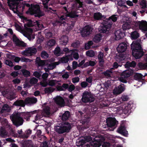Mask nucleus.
<instances>
[{"label": "nucleus", "mask_w": 147, "mask_h": 147, "mask_svg": "<svg viewBox=\"0 0 147 147\" xmlns=\"http://www.w3.org/2000/svg\"><path fill=\"white\" fill-rule=\"evenodd\" d=\"M36 111L26 112L24 113L15 112L10 116V118L14 125L17 127L22 124L23 120L22 117L24 119L28 120V118L32 116L34 114H36Z\"/></svg>", "instance_id": "nucleus-1"}, {"label": "nucleus", "mask_w": 147, "mask_h": 147, "mask_svg": "<svg viewBox=\"0 0 147 147\" xmlns=\"http://www.w3.org/2000/svg\"><path fill=\"white\" fill-rule=\"evenodd\" d=\"M23 0H8L7 3L10 9L15 13L17 14L22 12L25 6L30 7V5L24 2H20Z\"/></svg>", "instance_id": "nucleus-2"}, {"label": "nucleus", "mask_w": 147, "mask_h": 147, "mask_svg": "<svg viewBox=\"0 0 147 147\" xmlns=\"http://www.w3.org/2000/svg\"><path fill=\"white\" fill-rule=\"evenodd\" d=\"M142 42L140 39L133 41L131 45L132 51V55L136 59H139L143 55V49L141 47Z\"/></svg>", "instance_id": "nucleus-3"}, {"label": "nucleus", "mask_w": 147, "mask_h": 147, "mask_svg": "<svg viewBox=\"0 0 147 147\" xmlns=\"http://www.w3.org/2000/svg\"><path fill=\"white\" fill-rule=\"evenodd\" d=\"M117 19L116 15H113L110 17L108 19L104 21L102 25L100 26L98 30L99 32L103 33H108L110 30L112 26V23L111 21L115 22Z\"/></svg>", "instance_id": "nucleus-4"}, {"label": "nucleus", "mask_w": 147, "mask_h": 147, "mask_svg": "<svg viewBox=\"0 0 147 147\" xmlns=\"http://www.w3.org/2000/svg\"><path fill=\"white\" fill-rule=\"evenodd\" d=\"M79 16L78 12L76 11H72L65 15L61 16L58 21H56L55 23H53V24L54 26L59 25V24H64L67 17H69L71 18H76L78 17Z\"/></svg>", "instance_id": "nucleus-5"}, {"label": "nucleus", "mask_w": 147, "mask_h": 147, "mask_svg": "<svg viewBox=\"0 0 147 147\" xmlns=\"http://www.w3.org/2000/svg\"><path fill=\"white\" fill-rule=\"evenodd\" d=\"M27 13L31 15L34 14L35 17H39L45 15L44 13L40 10L39 5L37 4L32 5Z\"/></svg>", "instance_id": "nucleus-6"}, {"label": "nucleus", "mask_w": 147, "mask_h": 147, "mask_svg": "<svg viewBox=\"0 0 147 147\" xmlns=\"http://www.w3.org/2000/svg\"><path fill=\"white\" fill-rule=\"evenodd\" d=\"M94 98L90 92L86 91L83 93L82 100L83 102H92L94 101Z\"/></svg>", "instance_id": "nucleus-7"}, {"label": "nucleus", "mask_w": 147, "mask_h": 147, "mask_svg": "<svg viewBox=\"0 0 147 147\" xmlns=\"http://www.w3.org/2000/svg\"><path fill=\"white\" fill-rule=\"evenodd\" d=\"M133 73L134 71L132 70L128 69L124 71L121 74L119 80L122 82L126 83L127 81L126 79L131 76Z\"/></svg>", "instance_id": "nucleus-8"}, {"label": "nucleus", "mask_w": 147, "mask_h": 147, "mask_svg": "<svg viewBox=\"0 0 147 147\" xmlns=\"http://www.w3.org/2000/svg\"><path fill=\"white\" fill-rule=\"evenodd\" d=\"M136 27L139 28L142 31H147V22L145 21H133L132 23Z\"/></svg>", "instance_id": "nucleus-9"}, {"label": "nucleus", "mask_w": 147, "mask_h": 147, "mask_svg": "<svg viewBox=\"0 0 147 147\" xmlns=\"http://www.w3.org/2000/svg\"><path fill=\"white\" fill-rule=\"evenodd\" d=\"M91 145L95 147H99L102 143L105 140L104 138L102 136L98 135L96 136L94 139Z\"/></svg>", "instance_id": "nucleus-10"}, {"label": "nucleus", "mask_w": 147, "mask_h": 147, "mask_svg": "<svg viewBox=\"0 0 147 147\" xmlns=\"http://www.w3.org/2000/svg\"><path fill=\"white\" fill-rule=\"evenodd\" d=\"M93 139L89 136L82 137L78 140L76 142V145L78 146H80L83 145L87 142H92L94 140Z\"/></svg>", "instance_id": "nucleus-11"}, {"label": "nucleus", "mask_w": 147, "mask_h": 147, "mask_svg": "<svg viewBox=\"0 0 147 147\" xmlns=\"http://www.w3.org/2000/svg\"><path fill=\"white\" fill-rule=\"evenodd\" d=\"M36 52V49L32 47L26 48L25 51L22 52V54L26 56H31L35 54Z\"/></svg>", "instance_id": "nucleus-12"}, {"label": "nucleus", "mask_w": 147, "mask_h": 147, "mask_svg": "<svg viewBox=\"0 0 147 147\" xmlns=\"http://www.w3.org/2000/svg\"><path fill=\"white\" fill-rule=\"evenodd\" d=\"M129 18L126 17H124L123 18L121 21L123 22H125L122 26L123 29L124 30L129 29L131 28L132 27L131 25H134V24L132 23L133 22H129V23L128 22H127L129 20Z\"/></svg>", "instance_id": "nucleus-13"}, {"label": "nucleus", "mask_w": 147, "mask_h": 147, "mask_svg": "<svg viewBox=\"0 0 147 147\" xmlns=\"http://www.w3.org/2000/svg\"><path fill=\"white\" fill-rule=\"evenodd\" d=\"M128 43L127 42H123L120 43L117 46V49L119 53H122L125 52L128 46Z\"/></svg>", "instance_id": "nucleus-14"}, {"label": "nucleus", "mask_w": 147, "mask_h": 147, "mask_svg": "<svg viewBox=\"0 0 147 147\" xmlns=\"http://www.w3.org/2000/svg\"><path fill=\"white\" fill-rule=\"evenodd\" d=\"M92 28L90 26H87L84 27L82 30L81 33L82 36L86 37L91 34Z\"/></svg>", "instance_id": "nucleus-15"}, {"label": "nucleus", "mask_w": 147, "mask_h": 147, "mask_svg": "<svg viewBox=\"0 0 147 147\" xmlns=\"http://www.w3.org/2000/svg\"><path fill=\"white\" fill-rule=\"evenodd\" d=\"M24 36L27 37L30 40H31L34 38V35L33 33L32 29L30 28H26Z\"/></svg>", "instance_id": "nucleus-16"}, {"label": "nucleus", "mask_w": 147, "mask_h": 147, "mask_svg": "<svg viewBox=\"0 0 147 147\" xmlns=\"http://www.w3.org/2000/svg\"><path fill=\"white\" fill-rule=\"evenodd\" d=\"M125 90V87L124 85L121 84L114 89L113 93L114 94H121Z\"/></svg>", "instance_id": "nucleus-17"}, {"label": "nucleus", "mask_w": 147, "mask_h": 147, "mask_svg": "<svg viewBox=\"0 0 147 147\" xmlns=\"http://www.w3.org/2000/svg\"><path fill=\"white\" fill-rule=\"evenodd\" d=\"M13 42L16 45L22 47L26 46V44L24 42L20 41L15 35H13Z\"/></svg>", "instance_id": "nucleus-18"}, {"label": "nucleus", "mask_w": 147, "mask_h": 147, "mask_svg": "<svg viewBox=\"0 0 147 147\" xmlns=\"http://www.w3.org/2000/svg\"><path fill=\"white\" fill-rule=\"evenodd\" d=\"M125 35L124 33L121 30L116 31L115 32V38L116 40H119L122 38Z\"/></svg>", "instance_id": "nucleus-19"}, {"label": "nucleus", "mask_w": 147, "mask_h": 147, "mask_svg": "<svg viewBox=\"0 0 147 147\" xmlns=\"http://www.w3.org/2000/svg\"><path fill=\"white\" fill-rule=\"evenodd\" d=\"M107 125L109 127L114 126L117 123L115 119L114 118H108L107 119Z\"/></svg>", "instance_id": "nucleus-20"}, {"label": "nucleus", "mask_w": 147, "mask_h": 147, "mask_svg": "<svg viewBox=\"0 0 147 147\" xmlns=\"http://www.w3.org/2000/svg\"><path fill=\"white\" fill-rule=\"evenodd\" d=\"M37 99L36 98L32 97L30 98H27L25 100V104L28 105H31L35 104L37 101Z\"/></svg>", "instance_id": "nucleus-21"}, {"label": "nucleus", "mask_w": 147, "mask_h": 147, "mask_svg": "<svg viewBox=\"0 0 147 147\" xmlns=\"http://www.w3.org/2000/svg\"><path fill=\"white\" fill-rule=\"evenodd\" d=\"M117 131L119 133H120L122 135L127 136L128 135V132L126 130V129L124 126H121L117 129Z\"/></svg>", "instance_id": "nucleus-22"}, {"label": "nucleus", "mask_w": 147, "mask_h": 147, "mask_svg": "<svg viewBox=\"0 0 147 147\" xmlns=\"http://www.w3.org/2000/svg\"><path fill=\"white\" fill-rule=\"evenodd\" d=\"M55 101L56 103L61 107L64 106L65 102L63 99L59 96H57L55 99Z\"/></svg>", "instance_id": "nucleus-23"}, {"label": "nucleus", "mask_w": 147, "mask_h": 147, "mask_svg": "<svg viewBox=\"0 0 147 147\" xmlns=\"http://www.w3.org/2000/svg\"><path fill=\"white\" fill-rule=\"evenodd\" d=\"M105 57L104 53L101 51H99L98 53V58L100 66H102L104 62V58Z\"/></svg>", "instance_id": "nucleus-24"}, {"label": "nucleus", "mask_w": 147, "mask_h": 147, "mask_svg": "<svg viewBox=\"0 0 147 147\" xmlns=\"http://www.w3.org/2000/svg\"><path fill=\"white\" fill-rule=\"evenodd\" d=\"M42 1V4L44 6L43 10L45 12H49L51 11V9L48 7V3L50 0H41Z\"/></svg>", "instance_id": "nucleus-25"}, {"label": "nucleus", "mask_w": 147, "mask_h": 147, "mask_svg": "<svg viewBox=\"0 0 147 147\" xmlns=\"http://www.w3.org/2000/svg\"><path fill=\"white\" fill-rule=\"evenodd\" d=\"M65 132H68L71 128V125L67 122H65L61 124Z\"/></svg>", "instance_id": "nucleus-26"}, {"label": "nucleus", "mask_w": 147, "mask_h": 147, "mask_svg": "<svg viewBox=\"0 0 147 147\" xmlns=\"http://www.w3.org/2000/svg\"><path fill=\"white\" fill-rule=\"evenodd\" d=\"M36 111V114H34L33 115H36L35 119V120H37L42 118L43 116H44V113L41 111H39L38 112H37L36 111Z\"/></svg>", "instance_id": "nucleus-27"}, {"label": "nucleus", "mask_w": 147, "mask_h": 147, "mask_svg": "<svg viewBox=\"0 0 147 147\" xmlns=\"http://www.w3.org/2000/svg\"><path fill=\"white\" fill-rule=\"evenodd\" d=\"M140 37V34L136 31L132 32L130 33V37L132 40H136Z\"/></svg>", "instance_id": "nucleus-28"}, {"label": "nucleus", "mask_w": 147, "mask_h": 147, "mask_svg": "<svg viewBox=\"0 0 147 147\" xmlns=\"http://www.w3.org/2000/svg\"><path fill=\"white\" fill-rule=\"evenodd\" d=\"M16 106L24 107L25 106V102L22 100H18L15 101L13 104Z\"/></svg>", "instance_id": "nucleus-29"}, {"label": "nucleus", "mask_w": 147, "mask_h": 147, "mask_svg": "<svg viewBox=\"0 0 147 147\" xmlns=\"http://www.w3.org/2000/svg\"><path fill=\"white\" fill-rule=\"evenodd\" d=\"M55 131L59 134H61L65 133L64 130L63 129L61 125L56 126L55 127Z\"/></svg>", "instance_id": "nucleus-30"}, {"label": "nucleus", "mask_w": 147, "mask_h": 147, "mask_svg": "<svg viewBox=\"0 0 147 147\" xmlns=\"http://www.w3.org/2000/svg\"><path fill=\"white\" fill-rule=\"evenodd\" d=\"M11 107L7 104H5L3 106L1 111L2 113L6 112H9L11 110Z\"/></svg>", "instance_id": "nucleus-31"}, {"label": "nucleus", "mask_w": 147, "mask_h": 147, "mask_svg": "<svg viewBox=\"0 0 147 147\" xmlns=\"http://www.w3.org/2000/svg\"><path fill=\"white\" fill-rule=\"evenodd\" d=\"M43 113H44V116L49 115L51 114V110L49 107L48 106H46L43 109Z\"/></svg>", "instance_id": "nucleus-32"}, {"label": "nucleus", "mask_w": 147, "mask_h": 147, "mask_svg": "<svg viewBox=\"0 0 147 147\" xmlns=\"http://www.w3.org/2000/svg\"><path fill=\"white\" fill-rule=\"evenodd\" d=\"M7 57L11 59H13L16 62H18L20 60V58L18 57H16L10 54H7Z\"/></svg>", "instance_id": "nucleus-33"}, {"label": "nucleus", "mask_w": 147, "mask_h": 147, "mask_svg": "<svg viewBox=\"0 0 147 147\" xmlns=\"http://www.w3.org/2000/svg\"><path fill=\"white\" fill-rule=\"evenodd\" d=\"M36 64L38 66H40L44 65L45 63L44 60H40V58L38 57L36 59Z\"/></svg>", "instance_id": "nucleus-34"}, {"label": "nucleus", "mask_w": 147, "mask_h": 147, "mask_svg": "<svg viewBox=\"0 0 147 147\" xmlns=\"http://www.w3.org/2000/svg\"><path fill=\"white\" fill-rule=\"evenodd\" d=\"M61 43L63 45H66L68 42V37L66 36H63L61 38Z\"/></svg>", "instance_id": "nucleus-35"}, {"label": "nucleus", "mask_w": 147, "mask_h": 147, "mask_svg": "<svg viewBox=\"0 0 147 147\" xmlns=\"http://www.w3.org/2000/svg\"><path fill=\"white\" fill-rule=\"evenodd\" d=\"M32 131L30 129H28L25 131L23 134L21 136V137L23 138H27L31 134Z\"/></svg>", "instance_id": "nucleus-36"}, {"label": "nucleus", "mask_w": 147, "mask_h": 147, "mask_svg": "<svg viewBox=\"0 0 147 147\" xmlns=\"http://www.w3.org/2000/svg\"><path fill=\"white\" fill-rule=\"evenodd\" d=\"M7 134L5 129L0 128V138H5L7 136Z\"/></svg>", "instance_id": "nucleus-37"}, {"label": "nucleus", "mask_w": 147, "mask_h": 147, "mask_svg": "<svg viewBox=\"0 0 147 147\" xmlns=\"http://www.w3.org/2000/svg\"><path fill=\"white\" fill-rule=\"evenodd\" d=\"M102 36V35L100 34H98L94 36L93 40L95 42H98L101 40Z\"/></svg>", "instance_id": "nucleus-38"}, {"label": "nucleus", "mask_w": 147, "mask_h": 147, "mask_svg": "<svg viewBox=\"0 0 147 147\" xmlns=\"http://www.w3.org/2000/svg\"><path fill=\"white\" fill-rule=\"evenodd\" d=\"M136 65V63L134 61H132L131 62H127L125 65V67L128 68L130 67H134Z\"/></svg>", "instance_id": "nucleus-39"}, {"label": "nucleus", "mask_w": 147, "mask_h": 147, "mask_svg": "<svg viewBox=\"0 0 147 147\" xmlns=\"http://www.w3.org/2000/svg\"><path fill=\"white\" fill-rule=\"evenodd\" d=\"M70 116V113L69 111H66L63 114L62 117V119L63 121L67 120Z\"/></svg>", "instance_id": "nucleus-40"}, {"label": "nucleus", "mask_w": 147, "mask_h": 147, "mask_svg": "<svg viewBox=\"0 0 147 147\" xmlns=\"http://www.w3.org/2000/svg\"><path fill=\"white\" fill-rule=\"evenodd\" d=\"M125 3L122 1H118L117 4L118 5L122 7V8L124 9L123 10L125 11L127 10L128 9V7L125 5Z\"/></svg>", "instance_id": "nucleus-41"}, {"label": "nucleus", "mask_w": 147, "mask_h": 147, "mask_svg": "<svg viewBox=\"0 0 147 147\" xmlns=\"http://www.w3.org/2000/svg\"><path fill=\"white\" fill-rule=\"evenodd\" d=\"M36 30H41L44 28V27L43 26V25L40 22L37 21H36Z\"/></svg>", "instance_id": "nucleus-42"}, {"label": "nucleus", "mask_w": 147, "mask_h": 147, "mask_svg": "<svg viewBox=\"0 0 147 147\" xmlns=\"http://www.w3.org/2000/svg\"><path fill=\"white\" fill-rule=\"evenodd\" d=\"M109 137L111 138L110 140H112L115 142H117V139H119L121 140H123V141L124 142V139L123 138L119 137V136H113L111 135L109 136Z\"/></svg>", "instance_id": "nucleus-43"}, {"label": "nucleus", "mask_w": 147, "mask_h": 147, "mask_svg": "<svg viewBox=\"0 0 147 147\" xmlns=\"http://www.w3.org/2000/svg\"><path fill=\"white\" fill-rule=\"evenodd\" d=\"M86 54L87 56L90 57H93L95 55L94 51L92 50H89L87 51Z\"/></svg>", "instance_id": "nucleus-44"}, {"label": "nucleus", "mask_w": 147, "mask_h": 147, "mask_svg": "<svg viewBox=\"0 0 147 147\" xmlns=\"http://www.w3.org/2000/svg\"><path fill=\"white\" fill-rule=\"evenodd\" d=\"M56 42L54 39H51L49 40L47 44V46L49 47H50L54 45L55 44Z\"/></svg>", "instance_id": "nucleus-45"}, {"label": "nucleus", "mask_w": 147, "mask_h": 147, "mask_svg": "<svg viewBox=\"0 0 147 147\" xmlns=\"http://www.w3.org/2000/svg\"><path fill=\"white\" fill-rule=\"evenodd\" d=\"M96 61H90L86 62L84 64V66L85 67H87L89 66H94L96 64Z\"/></svg>", "instance_id": "nucleus-46"}, {"label": "nucleus", "mask_w": 147, "mask_h": 147, "mask_svg": "<svg viewBox=\"0 0 147 147\" xmlns=\"http://www.w3.org/2000/svg\"><path fill=\"white\" fill-rule=\"evenodd\" d=\"M59 63L58 62L48 64L47 67L49 69H52L56 67V65H57Z\"/></svg>", "instance_id": "nucleus-47"}, {"label": "nucleus", "mask_w": 147, "mask_h": 147, "mask_svg": "<svg viewBox=\"0 0 147 147\" xmlns=\"http://www.w3.org/2000/svg\"><path fill=\"white\" fill-rule=\"evenodd\" d=\"M103 16L102 14L99 12L96 13H94V19L97 20H99L101 19Z\"/></svg>", "instance_id": "nucleus-48"}, {"label": "nucleus", "mask_w": 147, "mask_h": 147, "mask_svg": "<svg viewBox=\"0 0 147 147\" xmlns=\"http://www.w3.org/2000/svg\"><path fill=\"white\" fill-rule=\"evenodd\" d=\"M54 53L57 56H60L63 53L62 52L60 51V48L59 47L56 48L54 51Z\"/></svg>", "instance_id": "nucleus-49"}, {"label": "nucleus", "mask_w": 147, "mask_h": 147, "mask_svg": "<svg viewBox=\"0 0 147 147\" xmlns=\"http://www.w3.org/2000/svg\"><path fill=\"white\" fill-rule=\"evenodd\" d=\"M142 77V75L140 74L136 73L135 74L134 76V79L138 80H140Z\"/></svg>", "instance_id": "nucleus-50"}, {"label": "nucleus", "mask_w": 147, "mask_h": 147, "mask_svg": "<svg viewBox=\"0 0 147 147\" xmlns=\"http://www.w3.org/2000/svg\"><path fill=\"white\" fill-rule=\"evenodd\" d=\"M125 107V106H120L117 108L116 112L119 114H121L123 113V109Z\"/></svg>", "instance_id": "nucleus-51"}, {"label": "nucleus", "mask_w": 147, "mask_h": 147, "mask_svg": "<svg viewBox=\"0 0 147 147\" xmlns=\"http://www.w3.org/2000/svg\"><path fill=\"white\" fill-rule=\"evenodd\" d=\"M112 71L111 69L107 70L104 73L105 75L108 78H110L112 75Z\"/></svg>", "instance_id": "nucleus-52"}, {"label": "nucleus", "mask_w": 147, "mask_h": 147, "mask_svg": "<svg viewBox=\"0 0 147 147\" xmlns=\"http://www.w3.org/2000/svg\"><path fill=\"white\" fill-rule=\"evenodd\" d=\"M54 90V88L52 87L46 88L45 89V92L46 93H49L53 92Z\"/></svg>", "instance_id": "nucleus-53"}, {"label": "nucleus", "mask_w": 147, "mask_h": 147, "mask_svg": "<svg viewBox=\"0 0 147 147\" xmlns=\"http://www.w3.org/2000/svg\"><path fill=\"white\" fill-rule=\"evenodd\" d=\"M69 61V58L67 56L65 57H63L61 58L59 61L61 63H67Z\"/></svg>", "instance_id": "nucleus-54"}, {"label": "nucleus", "mask_w": 147, "mask_h": 147, "mask_svg": "<svg viewBox=\"0 0 147 147\" xmlns=\"http://www.w3.org/2000/svg\"><path fill=\"white\" fill-rule=\"evenodd\" d=\"M21 71L22 72L23 75L26 77H27L30 76V72L26 69H22V70Z\"/></svg>", "instance_id": "nucleus-55"}, {"label": "nucleus", "mask_w": 147, "mask_h": 147, "mask_svg": "<svg viewBox=\"0 0 147 147\" xmlns=\"http://www.w3.org/2000/svg\"><path fill=\"white\" fill-rule=\"evenodd\" d=\"M93 44L92 41H89L87 43H86L85 45V48L87 50L90 48L91 46H92Z\"/></svg>", "instance_id": "nucleus-56"}, {"label": "nucleus", "mask_w": 147, "mask_h": 147, "mask_svg": "<svg viewBox=\"0 0 147 147\" xmlns=\"http://www.w3.org/2000/svg\"><path fill=\"white\" fill-rule=\"evenodd\" d=\"M139 67L141 69H144L147 67V63L140 62L138 64Z\"/></svg>", "instance_id": "nucleus-57"}, {"label": "nucleus", "mask_w": 147, "mask_h": 147, "mask_svg": "<svg viewBox=\"0 0 147 147\" xmlns=\"http://www.w3.org/2000/svg\"><path fill=\"white\" fill-rule=\"evenodd\" d=\"M140 7L144 9L146 8L147 6L146 3V1L143 0L140 2Z\"/></svg>", "instance_id": "nucleus-58"}, {"label": "nucleus", "mask_w": 147, "mask_h": 147, "mask_svg": "<svg viewBox=\"0 0 147 147\" xmlns=\"http://www.w3.org/2000/svg\"><path fill=\"white\" fill-rule=\"evenodd\" d=\"M38 82V79L34 78L33 77L31 78L30 80V83L31 84H35Z\"/></svg>", "instance_id": "nucleus-59"}, {"label": "nucleus", "mask_w": 147, "mask_h": 147, "mask_svg": "<svg viewBox=\"0 0 147 147\" xmlns=\"http://www.w3.org/2000/svg\"><path fill=\"white\" fill-rule=\"evenodd\" d=\"M58 82V81L55 80H52L49 81V84L50 86H54L56 85Z\"/></svg>", "instance_id": "nucleus-60"}, {"label": "nucleus", "mask_w": 147, "mask_h": 147, "mask_svg": "<svg viewBox=\"0 0 147 147\" xmlns=\"http://www.w3.org/2000/svg\"><path fill=\"white\" fill-rule=\"evenodd\" d=\"M42 73L40 71L39 72L37 71H35L33 73V75L36 77L39 78L41 76Z\"/></svg>", "instance_id": "nucleus-61"}, {"label": "nucleus", "mask_w": 147, "mask_h": 147, "mask_svg": "<svg viewBox=\"0 0 147 147\" xmlns=\"http://www.w3.org/2000/svg\"><path fill=\"white\" fill-rule=\"evenodd\" d=\"M20 60L22 62H31L32 61V60L30 59L24 57H22L20 58Z\"/></svg>", "instance_id": "nucleus-62"}, {"label": "nucleus", "mask_w": 147, "mask_h": 147, "mask_svg": "<svg viewBox=\"0 0 147 147\" xmlns=\"http://www.w3.org/2000/svg\"><path fill=\"white\" fill-rule=\"evenodd\" d=\"M41 56L43 58L46 59L49 57L48 54L45 51H42L41 54Z\"/></svg>", "instance_id": "nucleus-63"}, {"label": "nucleus", "mask_w": 147, "mask_h": 147, "mask_svg": "<svg viewBox=\"0 0 147 147\" xmlns=\"http://www.w3.org/2000/svg\"><path fill=\"white\" fill-rule=\"evenodd\" d=\"M40 85L43 87H46L48 84V83L46 81V80H43L40 82Z\"/></svg>", "instance_id": "nucleus-64"}]
</instances>
